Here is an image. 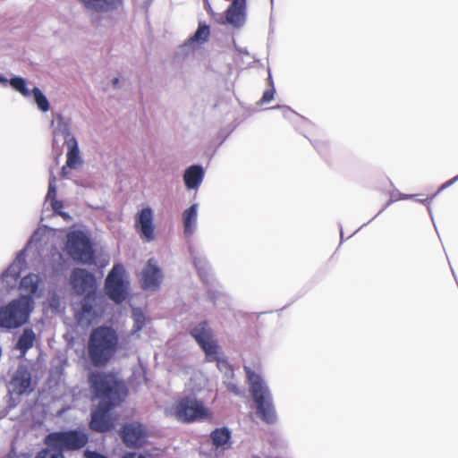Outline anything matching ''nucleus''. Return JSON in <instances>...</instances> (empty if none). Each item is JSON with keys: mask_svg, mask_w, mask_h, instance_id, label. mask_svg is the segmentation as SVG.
I'll return each mask as SVG.
<instances>
[{"mask_svg": "<svg viewBox=\"0 0 458 458\" xmlns=\"http://www.w3.org/2000/svg\"><path fill=\"white\" fill-rule=\"evenodd\" d=\"M89 380L96 397L100 399L98 408L92 412L90 428L98 432L107 431L114 427L109 411L124 399L125 386L111 374L92 373Z\"/></svg>", "mask_w": 458, "mask_h": 458, "instance_id": "obj_1", "label": "nucleus"}, {"mask_svg": "<svg viewBox=\"0 0 458 458\" xmlns=\"http://www.w3.org/2000/svg\"><path fill=\"white\" fill-rule=\"evenodd\" d=\"M119 349V335L112 327L100 326L89 335L87 352L91 363L95 367L106 365Z\"/></svg>", "mask_w": 458, "mask_h": 458, "instance_id": "obj_2", "label": "nucleus"}, {"mask_svg": "<svg viewBox=\"0 0 458 458\" xmlns=\"http://www.w3.org/2000/svg\"><path fill=\"white\" fill-rule=\"evenodd\" d=\"M244 370L248 378L250 391L256 405L258 417L267 424L275 423L276 413L273 397L267 382L260 374L245 366Z\"/></svg>", "mask_w": 458, "mask_h": 458, "instance_id": "obj_3", "label": "nucleus"}, {"mask_svg": "<svg viewBox=\"0 0 458 458\" xmlns=\"http://www.w3.org/2000/svg\"><path fill=\"white\" fill-rule=\"evenodd\" d=\"M33 310V301L27 296L12 301L0 309V327L16 328L26 323Z\"/></svg>", "mask_w": 458, "mask_h": 458, "instance_id": "obj_4", "label": "nucleus"}, {"mask_svg": "<svg viewBox=\"0 0 458 458\" xmlns=\"http://www.w3.org/2000/svg\"><path fill=\"white\" fill-rule=\"evenodd\" d=\"M190 334L205 352L208 361H217L219 366H225V363L220 360L221 348L207 322H199L194 326Z\"/></svg>", "mask_w": 458, "mask_h": 458, "instance_id": "obj_5", "label": "nucleus"}, {"mask_svg": "<svg viewBox=\"0 0 458 458\" xmlns=\"http://www.w3.org/2000/svg\"><path fill=\"white\" fill-rule=\"evenodd\" d=\"M45 229H38L30 238L27 248L24 251L18 254L15 260L9 266V267L4 272L0 284L4 285L7 289H13L16 286L17 280L20 276L21 270L25 266V254L24 252L32 249L38 248V243L41 241V236L45 233Z\"/></svg>", "mask_w": 458, "mask_h": 458, "instance_id": "obj_6", "label": "nucleus"}, {"mask_svg": "<svg viewBox=\"0 0 458 458\" xmlns=\"http://www.w3.org/2000/svg\"><path fill=\"white\" fill-rule=\"evenodd\" d=\"M88 435L81 430H69L50 433L46 437L45 443L48 446L57 447L63 453L64 450H78L88 443Z\"/></svg>", "mask_w": 458, "mask_h": 458, "instance_id": "obj_7", "label": "nucleus"}, {"mask_svg": "<svg viewBox=\"0 0 458 458\" xmlns=\"http://www.w3.org/2000/svg\"><path fill=\"white\" fill-rule=\"evenodd\" d=\"M66 250L72 259L83 264H90L94 259L89 239L81 231L68 233Z\"/></svg>", "mask_w": 458, "mask_h": 458, "instance_id": "obj_8", "label": "nucleus"}, {"mask_svg": "<svg viewBox=\"0 0 458 458\" xmlns=\"http://www.w3.org/2000/svg\"><path fill=\"white\" fill-rule=\"evenodd\" d=\"M106 292L108 297L116 303L123 302L128 295V281L125 278L124 268L115 265L106 279Z\"/></svg>", "mask_w": 458, "mask_h": 458, "instance_id": "obj_9", "label": "nucleus"}, {"mask_svg": "<svg viewBox=\"0 0 458 458\" xmlns=\"http://www.w3.org/2000/svg\"><path fill=\"white\" fill-rule=\"evenodd\" d=\"M175 417L182 421H192L205 419L208 416V410L194 395H188L180 399L174 407Z\"/></svg>", "mask_w": 458, "mask_h": 458, "instance_id": "obj_10", "label": "nucleus"}, {"mask_svg": "<svg viewBox=\"0 0 458 458\" xmlns=\"http://www.w3.org/2000/svg\"><path fill=\"white\" fill-rule=\"evenodd\" d=\"M70 284L77 295L97 293L96 278L86 269L74 268L71 274Z\"/></svg>", "mask_w": 458, "mask_h": 458, "instance_id": "obj_11", "label": "nucleus"}, {"mask_svg": "<svg viewBox=\"0 0 458 458\" xmlns=\"http://www.w3.org/2000/svg\"><path fill=\"white\" fill-rule=\"evenodd\" d=\"M163 280V274L157 262L149 259L140 273V284L143 289L155 291L159 288Z\"/></svg>", "mask_w": 458, "mask_h": 458, "instance_id": "obj_12", "label": "nucleus"}, {"mask_svg": "<svg viewBox=\"0 0 458 458\" xmlns=\"http://www.w3.org/2000/svg\"><path fill=\"white\" fill-rule=\"evenodd\" d=\"M122 437L128 447L138 448L146 443L148 436L142 424L132 422L123 427Z\"/></svg>", "mask_w": 458, "mask_h": 458, "instance_id": "obj_13", "label": "nucleus"}, {"mask_svg": "<svg viewBox=\"0 0 458 458\" xmlns=\"http://www.w3.org/2000/svg\"><path fill=\"white\" fill-rule=\"evenodd\" d=\"M30 372L24 366H19L14 372L10 383L9 391L18 395L29 393L32 390Z\"/></svg>", "mask_w": 458, "mask_h": 458, "instance_id": "obj_14", "label": "nucleus"}, {"mask_svg": "<svg viewBox=\"0 0 458 458\" xmlns=\"http://www.w3.org/2000/svg\"><path fill=\"white\" fill-rule=\"evenodd\" d=\"M209 35V27L205 23H199L195 33L180 47L181 53L188 55L195 52L208 40Z\"/></svg>", "mask_w": 458, "mask_h": 458, "instance_id": "obj_15", "label": "nucleus"}, {"mask_svg": "<svg viewBox=\"0 0 458 458\" xmlns=\"http://www.w3.org/2000/svg\"><path fill=\"white\" fill-rule=\"evenodd\" d=\"M154 211L149 207L144 208L136 218V226L140 237L146 242L155 239L154 233Z\"/></svg>", "mask_w": 458, "mask_h": 458, "instance_id": "obj_16", "label": "nucleus"}, {"mask_svg": "<svg viewBox=\"0 0 458 458\" xmlns=\"http://www.w3.org/2000/svg\"><path fill=\"white\" fill-rule=\"evenodd\" d=\"M21 296L30 297L33 301L35 298H39L44 290V282L37 274H29L22 277L20 282Z\"/></svg>", "mask_w": 458, "mask_h": 458, "instance_id": "obj_17", "label": "nucleus"}, {"mask_svg": "<svg viewBox=\"0 0 458 458\" xmlns=\"http://www.w3.org/2000/svg\"><path fill=\"white\" fill-rule=\"evenodd\" d=\"M67 153L65 166L62 168V174L66 177V168L79 169L83 165V158L79 148L78 140L76 138H69L67 140Z\"/></svg>", "mask_w": 458, "mask_h": 458, "instance_id": "obj_18", "label": "nucleus"}, {"mask_svg": "<svg viewBox=\"0 0 458 458\" xmlns=\"http://www.w3.org/2000/svg\"><path fill=\"white\" fill-rule=\"evenodd\" d=\"M86 10L96 13H111L119 9L123 0H78Z\"/></svg>", "mask_w": 458, "mask_h": 458, "instance_id": "obj_19", "label": "nucleus"}, {"mask_svg": "<svg viewBox=\"0 0 458 458\" xmlns=\"http://www.w3.org/2000/svg\"><path fill=\"white\" fill-rule=\"evenodd\" d=\"M246 18V0H233L229 6L225 20L233 27H241Z\"/></svg>", "mask_w": 458, "mask_h": 458, "instance_id": "obj_20", "label": "nucleus"}, {"mask_svg": "<svg viewBox=\"0 0 458 458\" xmlns=\"http://www.w3.org/2000/svg\"><path fill=\"white\" fill-rule=\"evenodd\" d=\"M97 299V293L84 296L81 301V310L77 313L80 321L90 323L98 316Z\"/></svg>", "mask_w": 458, "mask_h": 458, "instance_id": "obj_21", "label": "nucleus"}, {"mask_svg": "<svg viewBox=\"0 0 458 458\" xmlns=\"http://www.w3.org/2000/svg\"><path fill=\"white\" fill-rule=\"evenodd\" d=\"M204 179V169L194 165L188 167L183 174V181L188 190H197Z\"/></svg>", "mask_w": 458, "mask_h": 458, "instance_id": "obj_22", "label": "nucleus"}, {"mask_svg": "<svg viewBox=\"0 0 458 458\" xmlns=\"http://www.w3.org/2000/svg\"><path fill=\"white\" fill-rule=\"evenodd\" d=\"M191 255L193 259L194 265L198 271L199 276L205 284L212 282V275L210 273L209 266L205 259L199 252L191 250Z\"/></svg>", "mask_w": 458, "mask_h": 458, "instance_id": "obj_23", "label": "nucleus"}, {"mask_svg": "<svg viewBox=\"0 0 458 458\" xmlns=\"http://www.w3.org/2000/svg\"><path fill=\"white\" fill-rule=\"evenodd\" d=\"M184 234L189 237L193 234L197 227L198 204H192L182 213Z\"/></svg>", "mask_w": 458, "mask_h": 458, "instance_id": "obj_24", "label": "nucleus"}, {"mask_svg": "<svg viewBox=\"0 0 458 458\" xmlns=\"http://www.w3.org/2000/svg\"><path fill=\"white\" fill-rule=\"evenodd\" d=\"M131 317L133 319V326L130 333L127 335V338L130 341L138 340L140 338V331L146 324V317L142 310L133 308Z\"/></svg>", "mask_w": 458, "mask_h": 458, "instance_id": "obj_25", "label": "nucleus"}, {"mask_svg": "<svg viewBox=\"0 0 458 458\" xmlns=\"http://www.w3.org/2000/svg\"><path fill=\"white\" fill-rule=\"evenodd\" d=\"M210 437L216 448L225 450L230 447L231 431L227 428L215 429L211 432Z\"/></svg>", "mask_w": 458, "mask_h": 458, "instance_id": "obj_26", "label": "nucleus"}, {"mask_svg": "<svg viewBox=\"0 0 458 458\" xmlns=\"http://www.w3.org/2000/svg\"><path fill=\"white\" fill-rule=\"evenodd\" d=\"M35 341V334L31 329H24L22 334L18 339L16 349H18L21 355L33 346Z\"/></svg>", "mask_w": 458, "mask_h": 458, "instance_id": "obj_27", "label": "nucleus"}, {"mask_svg": "<svg viewBox=\"0 0 458 458\" xmlns=\"http://www.w3.org/2000/svg\"><path fill=\"white\" fill-rule=\"evenodd\" d=\"M10 85L23 97L29 98L32 95V90L27 87V82L22 77L15 76L9 81Z\"/></svg>", "mask_w": 458, "mask_h": 458, "instance_id": "obj_28", "label": "nucleus"}, {"mask_svg": "<svg viewBox=\"0 0 458 458\" xmlns=\"http://www.w3.org/2000/svg\"><path fill=\"white\" fill-rule=\"evenodd\" d=\"M56 194V187H55V178L51 175L49 180L48 191L47 194V201H51V206L53 209L56 212H60L59 209L62 208L60 202L55 200V197Z\"/></svg>", "mask_w": 458, "mask_h": 458, "instance_id": "obj_29", "label": "nucleus"}, {"mask_svg": "<svg viewBox=\"0 0 458 458\" xmlns=\"http://www.w3.org/2000/svg\"><path fill=\"white\" fill-rule=\"evenodd\" d=\"M32 95L38 109L42 112H47L50 108V105L43 92L38 88L34 87Z\"/></svg>", "mask_w": 458, "mask_h": 458, "instance_id": "obj_30", "label": "nucleus"}, {"mask_svg": "<svg viewBox=\"0 0 458 458\" xmlns=\"http://www.w3.org/2000/svg\"><path fill=\"white\" fill-rule=\"evenodd\" d=\"M36 458H64L61 450L55 446H48L40 451Z\"/></svg>", "mask_w": 458, "mask_h": 458, "instance_id": "obj_31", "label": "nucleus"}, {"mask_svg": "<svg viewBox=\"0 0 458 458\" xmlns=\"http://www.w3.org/2000/svg\"><path fill=\"white\" fill-rule=\"evenodd\" d=\"M205 378L201 374H195L187 384V388L192 392H198L205 385Z\"/></svg>", "mask_w": 458, "mask_h": 458, "instance_id": "obj_32", "label": "nucleus"}, {"mask_svg": "<svg viewBox=\"0 0 458 458\" xmlns=\"http://www.w3.org/2000/svg\"><path fill=\"white\" fill-rule=\"evenodd\" d=\"M55 130L64 136L65 145H67V140L69 138H75V136L71 133L69 125L62 119L58 121V124Z\"/></svg>", "mask_w": 458, "mask_h": 458, "instance_id": "obj_33", "label": "nucleus"}, {"mask_svg": "<svg viewBox=\"0 0 458 458\" xmlns=\"http://www.w3.org/2000/svg\"><path fill=\"white\" fill-rule=\"evenodd\" d=\"M274 93H275V89H274L266 90L264 92V94H263L262 98H261V103L265 104V103L270 102L273 99V98H274Z\"/></svg>", "mask_w": 458, "mask_h": 458, "instance_id": "obj_34", "label": "nucleus"}, {"mask_svg": "<svg viewBox=\"0 0 458 458\" xmlns=\"http://www.w3.org/2000/svg\"><path fill=\"white\" fill-rule=\"evenodd\" d=\"M276 108L280 109L282 111V114L284 115V117H285L287 119H291V117L295 114V113L292 109H290L288 106H278Z\"/></svg>", "mask_w": 458, "mask_h": 458, "instance_id": "obj_35", "label": "nucleus"}, {"mask_svg": "<svg viewBox=\"0 0 458 458\" xmlns=\"http://www.w3.org/2000/svg\"><path fill=\"white\" fill-rule=\"evenodd\" d=\"M49 306L54 310H57L60 307V302H59V299L55 296V295H53L51 297V299L49 300Z\"/></svg>", "mask_w": 458, "mask_h": 458, "instance_id": "obj_36", "label": "nucleus"}, {"mask_svg": "<svg viewBox=\"0 0 458 458\" xmlns=\"http://www.w3.org/2000/svg\"><path fill=\"white\" fill-rule=\"evenodd\" d=\"M227 387H228V389L231 392H233V393H234L236 394H241L239 388L237 387V386L234 383H231V382L228 383Z\"/></svg>", "mask_w": 458, "mask_h": 458, "instance_id": "obj_37", "label": "nucleus"}, {"mask_svg": "<svg viewBox=\"0 0 458 458\" xmlns=\"http://www.w3.org/2000/svg\"><path fill=\"white\" fill-rule=\"evenodd\" d=\"M122 458H145V456H143L142 454H137V453H126Z\"/></svg>", "mask_w": 458, "mask_h": 458, "instance_id": "obj_38", "label": "nucleus"}, {"mask_svg": "<svg viewBox=\"0 0 458 458\" xmlns=\"http://www.w3.org/2000/svg\"><path fill=\"white\" fill-rule=\"evenodd\" d=\"M457 180H458V175H457V176H455V177H454L453 179H451V180H449V181L445 182L441 186V188L439 189V191L444 190V189H445V188H447V187L451 186V185H452L454 182H455Z\"/></svg>", "mask_w": 458, "mask_h": 458, "instance_id": "obj_39", "label": "nucleus"}, {"mask_svg": "<svg viewBox=\"0 0 458 458\" xmlns=\"http://www.w3.org/2000/svg\"><path fill=\"white\" fill-rule=\"evenodd\" d=\"M9 81H10V80H8L7 78H5L3 75H0V85L6 87L7 84L9 83Z\"/></svg>", "mask_w": 458, "mask_h": 458, "instance_id": "obj_40", "label": "nucleus"}, {"mask_svg": "<svg viewBox=\"0 0 458 458\" xmlns=\"http://www.w3.org/2000/svg\"><path fill=\"white\" fill-rule=\"evenodd\" d=\"M112 84L114 87H117V85L119 84V79L118 78H114L112 80Z\"/></svg>", "mask_w": 458, "mask_h": 458, "instance_id": "obj_41", "label": "nucleus"}, {"mask_svg": "<svg viewBox=\"0 0 458 458\" xmlns=\"http://www.w3.org/2000/svg\"><path fill=\"white\" fill-rule=\"evenodd\" d=\"M411 196H408V195L402 194L400 198H401L402 199H409V198H411Z\"/></svg>", "mask_w": 458, "mask_h": 458, "instance_id": "obj_42", "label": "nucleus"}, {"mask_svg": "<svg viewBox=\"0 0 458 458\" xmlns=\"http://www.w3.org/2000/svg\"><path fill=\"white\" fill-rule=\"evenodd\" d=\"M240 52L242 54H248V52L246 50H240Z\"/></svg>", "mask_w": 458, "mask_h": 458, "instance_id": "obj_43", "label": "nucleus"}]
</instances>
